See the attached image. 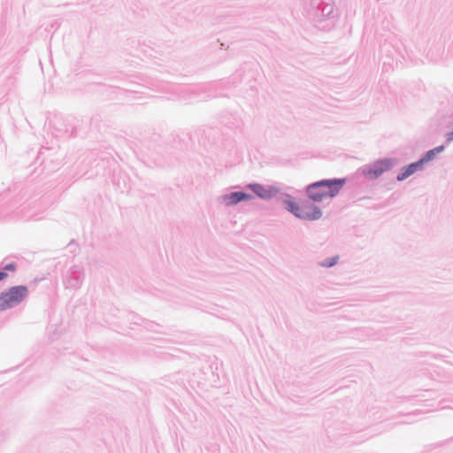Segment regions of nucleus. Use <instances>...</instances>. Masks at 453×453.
<instances>
[{"label": "nucleus", "mask_w": 453, "mask_h": 453, "mask_svg": "<svg viewBox=\"0 0 453 453\" xmlns=\"http://www.w3.org/2000/svg\"><path fill=\"white\" fill-rule=\"evenodd\" d=\"M394 165L393 159L384 158L380 159L374 162L369 167L364 169L363 173L365 176L371 180H375L379 178L384 173L389 171Z\"/></svg>", "instance_id": "4"}, {"label": "nucleus", "mask_w": 453, "mask_h": 453, "mask_svg": "<svg viewBox=\"0 0 453 453\" xmlns=\"http://www.w3.org/2000/svg\"><path fill=\"white\" fill-rule=\"evenodd\" d=\"M443 150H444L443 146H438V147L427 151L426 154L424 156V157L421 158L419 161H423V164L426 163V162L432 160L436 154L441 152Z\"/></svg>", "instance_id": "8"}, {"label": "nucleus", "mask_w": 453, "mask_h": 453, "mask_svg": "<svg viewBox=\"0 0 453 453\" xmlns=\"http://www.w3.org/2000/svg\"><path fill=\"white\" fill-rule=\"evenodd\" d=\"M4 269L7 270V271L13 272V271H15L16 266H15L14 264H8V265H5Z\"/></svg>", "instance_id": "10"}, {"label": "nucleus", "mask_w": 453, "mask_h": 453, "mask_svg": "<svg viewBox=\"0 0 453 453\" xmlns=\"http://www.w3.org/2000/svg\"><path fill=\"white\" fill-rule=\"evenodd\" d=\"M422 168L423 161L412 163L406 167H403L401 173L397 175L396 179L398 181H402L415 173L417 171L421 170Z\"/></svg>", "instance_id": "5"}, {"label": "nucleus", "mask_w": 453, "mask_h": 453, "mask_svg": "<svg viewBox=\"0 0 453 453\" xmlns=\"http://www.w3.org/2000/svg\"><path fill=\"white\" fill-rule=\"evenodd\" d=\"M250 188H251L258 196L262 198H270L277 192L274 188H266L260 184H251L250 185Z\"/></svg>", "instance_id": "6"}, {"label": "nucleus", "mask_w": 453, "mask_h": 453, "mask_svg": "<svg viewBox=\"0 0 453 453\" xmlns=\"http://www.w3.org/2000/svg\"><path fill=\"white\" fill-rule=\"evenodd\" d=\"M337 261H338V256H335V257L330 258L329 260L324 261L321 265L323 266L330 267V266L334 265L337 263Z\"/></svg>", "instance_id": "9"}, {"label": "nucleus", "mask_w": 453, "mask_h": 453, "mask_svg": "<svg viewBox=\"0 0 453 453\" xmlns=\"http://www.w3.org/2000/svg\"><path fill=\"white\" fill-rule=\"evenodd\" d=\"M27 294L28 289L25 286H15L9 288L0 295V310L4 311L19 303L27 297Z\"/></svg>", "instance_id": "3"}, {"label": "nucleus", "mask_w": 453, "mask_h": 453, "mask_svg": "<svg viewBox=\"0 0 453 453\" xmlns=\"http://www.w3.org/2000/svg\"><path fill=\"white\" fill-rule=\"evenodd\" d=\"M344 184V179L324 180L309 185L306 191L311 200L320 202L335 196Z\"/></svg>", "instance_id": "1"}, {"label": "nucleus", "mask_w": 453, "mask_h": 453, "mask_svg": "<svg viewBox=\"0 0 453 453\" xmlns=\"http://www.w3.org/2000/svg\"><path fill=\"white\" fill-rule=\"evenodd\" d=\"M249 197L250 196L243 192H234L228 196H226L224 197V201L226 205H234L242 200L248 199Z\"/></svg>", "instance_id": "7"}, {"label": "nucleus", "mask_w": 453, "mask_h": 453, "mask_svg": "<svg viewBox=\"0 0 453 453\" xmlns=\"http://www.w3.org/2000/svg\"><path fill=\"white\" fill-rule=\"evenodd\" d=\"M7 277V273L4 272H0V280H3Z\"/></svg>", "instance_id": "12"}, {"label": "nucleus", "mask_w": 453, "mask_h": 453, "mask_svg": "<svg viewBox=\"0 0 453 453\" xmlns=\"http://www.w3.org/2000/svg\"><path fill=\"white\" fill-rule=\"evenodd\" d=\"M286 208L297 218L305 220H315L321 217L320 210L309 202L296 203L294 201H286Z\"/></svg>", "instance_id": "2"}, {"label": "nucleus", "mask_w": 453, "mask_h": 453, "mask_svg": "<svg viewBox=\"0 0 453 453\" xmlns=\"http://www.w3.org/2000/svg\"><path fill=\"white\" fill-rule=\"evenodd\" d=\"M447 140L448 142L453 141V131L447 134Z\"/></svg>", "instance_id": "11"}]
</instances>
